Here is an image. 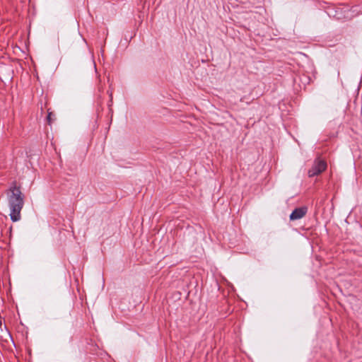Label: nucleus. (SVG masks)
<instances>
[{"instance_id":"f257e3e1","label":"nucleus","mask_w":362,"mask_h":362,"mask_svg":"<svg viewBox=\"0 0 362 362\" xmlns=\"http://www.w3.org/2000/svg\"><path fill=\"white\" fill-rule=\"evenodd\" d=\"M10 217L13 221L21 219V211L24 205L23 197L19 187H12L6 191Z\"/></svg>"},{"instance_id":"f03ea898","label":"nucleus","mask_w":362,"mask_h":362,"mask_svg":"<svg viewBox=\"0 0 362 362\" xmlns=\"http://www.w3.org/2000/svg\"><path fill=\"white\" fill-rule=\"evenodd\" d=\"M327 168V163L325 160L317 159L312 168L308 171L309 177H314L322 173Z\"/></svg>"},{"instance_id":"7ed1b4c3","label":"nucleus","mask_w":362,"mask_h":362,"mask_svg":"<svg viewBox=\"0 0 362 362\" xmlns=\"http://www.w3.org/2000/svg\"><path fill=\"white\" fill-rule=\"evenodd\" d=\"M308 211V209L305 206L296 208L291 214L289 218L291 221H296L303 218Z\"/></svg>"},{"instance_id":"20e7f679","label":"nucleus","mask_w":362,"mask_h":362,"mask_svg":"<svg viewBox=\"0 0 362 362\" xmlns=\"http://www.w3.org/2000/svg\"><path fill=\"white\" fill-rule=\"evenodd\" d=\"M54 115L52 112H48V115L47 117V122L49 124H51L53 120H54Z\"/></svg>"}]
</instances>
